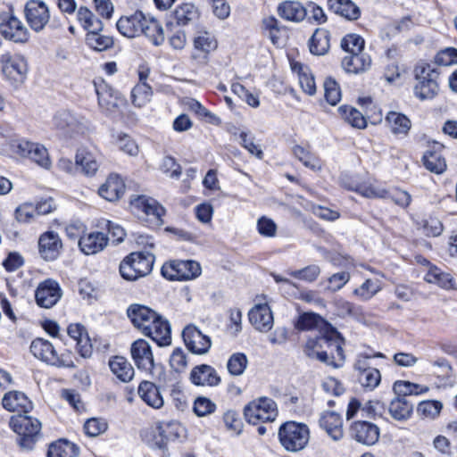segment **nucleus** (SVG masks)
Returning a JSON list of instances; mask_svg holds the SVG:
<instances>
[{
  "label": "nucleus",
  "instance_id": "nucleus-1",
  "mask_svg": "<svg viewBox=\"0 0 457 457\" xmlns=\"http://www.w3.org/2000/svg\"><path fill=\"white\" fill-rule=\"evenodd\" d=\"M344 338L333 328H328L322 336L309 338L303 348L304 353L328 365L337 366L335 360L344 361Z\"/></svg>",
  "mask_w": 457,
  "mask_h": 457
},
{
  "label": "nucleus",
  "instance_id": "nucleus-2",
  "mask_svg": "<svg viewBox=\"0 0 457 457\" xmlns=\"http://www.w3.org/2000/svg\"><path fill=\"white\" fill-rule=\"evenodd\" d=\"M10 427L18 435L20 446L26 450H31L41 435L42 425L39 420L26 414L12 416Z\"/></svg>",
  "mask_w": 457,
  "mask_h": 457
},
{
  "label": "nucleus",
  "instance_id": "nucleus-3",
  "mask_svg": "<svg viewBox=\"0 0 457 457\" xmlns=\"http://www.w3.org/2000/svg\"><path fill=\"white\" fill-rule=\"evenodd\" d=\"M154 262V254L145 250L127 256L120 264V273L127 280H136L149 274Z\"/></svg>",
  "mask_w": 457,
  "mask_h": 457
},
{
  "label": "nucleus",
  "instance_id": "nucleus-4",
  "mask_svg": "<svg viewBox=\"0 0 457 457\" xmlns=\"http://www.w3.org/2000/svg\"><path fill=\"white\" fill-rule=\"evenodd\" d=\"M278 439L281 445L288 452L295 453L305 448L310 439L307 425L288 421L278 429Z\"/></svg>",
  "mask_w": 457,
  "mask_h": 457
},
{
  "label": "nucleus",
  "instance_id": "nucleus-5",
  "mask_svg": "<svg viewBox=\"0 0 457 457\" xmlns=\"http://www.w3.org/2000/svg\"><path fill=\"white\" fill-rule=\"evenodd\" d=\"M31 353L42 361L58 368H74L71 353L57 354L51 342L44 338H36L30 345Z\"/></svg>",
  "mask_w": 457,
  "mask_h": 457
},
{
  "label": "nucleus",
  "instance_id": "nucleus-6",
  "mask_svg": "<svg viewBox=\"0 0 457 457\" xmlns=\"http://www.w3.org/2000/svg\"><path fill=\"white\" fill-rule=\"evenodd\" d=\"M417 84L414 93L421 100L433 98L438 92V72L430 64L421 63L415 67Z\"/></svg>",
  "mask_w": 457,
  "mask_h": 457
},
{
  "label": "nucleus",
  "instance_id": "nucleus-7",
  "mask_svg": "<svg viewBox=\"0 0 457 457\" xmlns=\"http://www.w3.org/2000/svg\"><path fill=\"white\" fill-rule=\"evenodd\" d=\"M244 416L248 423L253 425L259 422H271L278 416V407L272 399L260 397L245 406Z\"/></svg>",
  "mask_w": 457,
  "mask_h": 457
},
{
  "label": "nucleus",
  "instance_id": "nucleus-8",
  "mask_svg": "<svg viewBox=\"0 0 457 457\" xmlns=\"http://www.w3.org/2000/svg\"><path fill=\"white\" fill-rule=\"evenodd\" d=\"M202 269L195 261L174 260L165 262L162 267V275L170 280H190L201 275Z\"/></svg>",
  "mask_w": 457,
  "mask_h": 457
},
{
  "label": "nucleus",
  "instance_id": "nucleus-9",
  "mask_svg": "<svg viewBox=\"0 0 457 457\" xmlns=\"http://www.w3.org/2000/svg\"><path fill=\"white\" fill-rule=\"evenodd\" d=\"M130 208L138 218H149L156 225L162 223L165 209L155 199L146 195H135L130 199Z\"/></svg>",
  "mask_w": 457,
  "mask_h": 457
},
{
  "label": "nucleus",
  "instance_id": "nucleus-10",
  "mask_svg": "<svg viewBox=\"0 0 457 457\" xmlns=\"http://www.w3.org/2000/svg\"><path fill=\"white\" fill-rule=\"evenodd\" d=\"M3 74L11 81L22 83L28 73V64L25 58L20 54L4 53L0 56Z\"/></svg>",
  "mask_w": 457,
  "mask_h": 457
},
{
  "label": "nucleus",
  "instance_id": "nucleus-11",
  "mask_svg": "<svg viewBox=\"0 0 457 457\" xmlns=\"http://www.w3.org/2000/svg\"><path fill=\"white\" fill-rule=\"evenodd\" d=\"M0 34L4 38L17 43H24L29 39L27 28L10 12L0 14Z\"/></svg>",
  "mask_w": 457,
  "mask_h": 457
},
{
  "label": "nucleus",
  "instance_id": "nucleus-12",
  "mask_svg": "<svg viewBox=\"0 0 457 457\" xmlns=\"http://www.w3.org/2000/svg\"><path fill=\"white\" fill-rule=\"evenodd\" d=\"M185 435V428L177 421L158 422L153 429L154 445L159 449L166 447L168 442L180 439Z\"/></svg>",
  "mask_w": 457,
  "mask_h": 457
},
{
  "label": "nucleus",
  "instance_id": "nucleus-13",
  "mask_svg": "<svg viewBox=\"0 0 457 457\" xmlns=\"http://www.w3.org/2000/svg\"><path fill=\"white\" fill-rule=\"evenodd\" d=\"M182 337L187 348L195 354H205L212 346L210 337L204 335L194 324H189L184 328Z\"/></svg>",
  "mask_w": 457,
  "mask_h": 457
},
{
  "label": "nucleus",
  "instance_id": "nucleus-14",
  "mask_svg": "<svg viewBox=\"0 0 457 457\" xmlns=\"http://www.w3.org/2000/svg\"><path fill=\"white\" fill-rule=\"evenodd\" d=\"M369 356H358L354 370L358 372L357 378L362 387L368 390H374L381 381L380 371L370 365Z\"/></svg>",
  "mask_w": 457,
  "mask_h": 457
},
{
  "label": "nucleus",
  "instance_id": "nucleus-15",
  "mask_svg": "<svg viewBox=\"0 0 457 457\" xmlns=\"http://www.w3.org/2000/svg\"><path fill=\"white\" fill-rule=\"evenodd\" d=\"M24 12L28 24L36 32L41 31L49 21L50 13L48 7L42 1H29L26 4Z\"/></svg>",
  "mask_w": 457,
  "mask_h": 457
},
{
  "label": "nucleus",
  "instance_id": "nucleus-16",
  "mask_svg": "<svg viewBox=\"0 0 457 457\" xmlns=\"http://www.w3.org/2000/svg\"><path fill=\"white\" fill-rule=\"evenodd\" d=\"M350 432L353 438L367 446L374 445L379 439V428L370 421L356 420L350 427Z\"/></svg>",
  "mask_w": 457,
  "mask_h": 457
},
{
  "label": "nucleus",
  "instance_id": "nucleus-17",
  "mask_svg": "<svg viewBox=\"0 0 457 457\" xmlns=\"http://www.w3.org/2000/svg\"><path fill=\"white\" fill-rule=\"evenodd\" d=\"M62 295V289L57 281L48 278L41 282L36 290L37 303L43 308H51L55 305Z\"/></svg>",
  "mask_w": 457,
  "mask_h": 457
},
{
  "label": "nucleus",
  "instance_id": "nucleus-18",
  "mask_svg": "<svg viewBox=\"0 0 457 457\" xmlns=\"http://www.w3.org/2000/svg\"><path fill=\"white\" fill-rule=\"evenodd\" d=\"M149 321L150 324H146L148 328L141 329V332L145 336L151 337L160 346L169 345L171 343L169 322L158 313H156L154 320H150Z\"/></svg>",
  "mask_w": 457,
  "mask_h": 457
},
{
  "label": "nucleus",
  "instance_id": "nucleus-19",
  "mask_svg": "<svg viewBox=\"0 0 457 457\" xmlns=\"http://www.w3.org/2000/svg\"><path fill=\"white\" fill-rule=\"evenodd\" d=\"M132 359L139 370H151L154 356L149 343L145 339L136 340L130 347Z\"/></svg>",
  "mask_w": 457,
  "mask_h": 457
},
{
  "label": "nucleus",
  "instance_id": "nucleus-20",
  "mask_svg": "<svg viewBox=\"0 0 457 457\" xmlns=\"http://www.w3.org/2000/svg\"><path fill=\"white\" fill-rule=\"evenodd\" d=\"M248 316L251 324L259 331L267 332L273 327V315L266 303L254 304L249 311Z\"/></svg>",
  "mask_w": 457,
  "mask_h": 457
},
{
  "label": "nucleus",
  "instance_id": "nucleus-21",
  "mask_svg": "<svg viewBox=\"0 0 457 457\" xmlns=\"http://www.w3.org/2000/svg\"><path fill=\"white\" fill-rule=\"evenodd\" d=\"M145 16L142 12H135L129 16H122L116 23L119 32L129 38L137 37L143 30Z\"/></svg>",
  "mask_w": 457,
  "mask_h": 457
},
{
  "label": "nucleus",
  "instance_id": "nucleus-22",
  "mask_svg": "<svg viewBox=\"0 0 457 457\" xmlns=\"http://www.w3.org/2000/svg\"><path fill=\"white\" fill-rule=\"evenodd\" d=\"M189 379L194 385L201 386H216L220 383V378L216 370L207 364L194 367Z\"/></svg>",
  "mask_w": 457,
  "mask_h": 457
},
{
  "label": "nucleus",
  "instance_id": "nucleus-23",
  "mask_svg": "<svg viewBox=\"0 0 457 457\" xmlns=\"http://www.w3.org/2000/svg\"><path fill=\"white\" fill-rule=\"evenodd\" d=\"M39 253L46 261H54L60 254L62 247V241L57 233L47 231L38 240Z\"/></svg>",
  "mask_w": 457,
  "mask_h": 457
},
{
  "label": "nucleus",
  "instance_id": "nucleus-24",
  "mask_svg": "<svg viewBox=\"0 0 457 457\" xmlns=\"http://www.w3.org/2000/svg\"><path fill=\"white\" fill-rule=\"evenodd\" d=\"M2 403L7 411H16L19 414H27L33 409L32 402L20 391L6 393L2 399Z\"/></svg>",
  "mask_w": 457,
  "mask_h": 457
},
{
  "label": "nucleus",
  "instance_id": "nucleus-25",
  "mask_svg": "<svg viewBox=\"0 0 457 457\" xmlns=\"http://www.w3.org/2000/svg\"><path fill=\"white\" fill-rule=\"evenodd\" d=\"M95 87L100 108L107 114L114 112L118 109L120 101L118 92L105 83H95Z\"/></svg>",
  "mask_w": 457,
  "mask_h": 457
},
{
  "label": "nucleus",
  "instance_id": "nucleus-26",
  "mask_svg": "<svg viewBox=\"0 0 457 457\" xmlns=\"http://www.w3.org/2000/svg\"><path fill=\"white\" fill-rule=\"evenodd\" d=\"M68 335L76 342L78 353L83 358H88L93 352L90 338L84 328L80 324H71L67 329Z\"/></svg>",
  "mask_w": 457,
  "mask_h": 457
},
{
  "label": "nucleus",
  "instance_id": "nucleus-27",
  "mask_svg": "<svg viewBox=\"0 0 457 457\" xmlns=\"http://www.w3.org/2000/svg\"><path fill=\"white\" fill-rule=\"evenodd\" d=\"M277 12L287 21L300 22L306 17L308 10L298 1L287 0L278 5Z\"/></svg>",
  "mask_w": 457,
  "mask_h": 457
},
{
  "label": "nucleus",
  "instance_id": "nucleus-28",
  "mask_svg": "<svg viewBox=\"0 0 457 457\" xmlns=\"http://www.w3.org/2000/svg\"><path fill=\"white\" fill-rule=\"evenodd\" d=\"M108 240V237L103 232H91L80 237L79 245L85 254H96L105 248Z\"/></svg>",
  "mask_w": 457,
  "mask_h": 457
},
{
  "label": "nucleus",
  "instance_id": "nucleus-29",
  "mask_svg": "<svg viewBox=\"0 0 457 457\" xmlns=\"http://www.w3.org/2000/svg\"><path fill=\"white\" fill-rule=\"evenodd\" d=\"M125 191L123 179L117 174H111L99 187L98 194L107 201L118 200Z\"/></svg>",
  "mask_w": 457,
  "mask_h": 457
},
{
  "label": "nucleus",
  "instance_id": "nucleus-30",
  "mask_svg": "<svg viewBox=\"0 0 457 457\" xmlns=\"http://www.w3.org/2000/svg\"><path fill=\"white\" fill-rule=\"evenodd\" d=\"M320 426L334 441H339L344 436L343 420L337 412H324L320 419Z\"/></svg>",
  "mask_w": 457,
  "mask_h": 457
},
{
  "label": "nucleus",
  "instance_id": "nucleus-31",
  "mask_svg": "<svg viewBox=\"0 0 457 457\" xmlns=\"http://www.w3.org/2000/svg\"><path fill=\"white\" fill-rule=\"evenodd\" d=\"M76 170H79L84 175L94 176L99 169L96 155L87 148H80L75 155Z\"/></svg>",
  "mask_w": 457,
  "mask_h": 457
},
{
  "label": "nucleus",
  "instance_id": "nucleus-32",
  "mask_svg": "<svg viewBox=\"0 0 457 457\" xmlns=\"http://www.w3.org/2000/svg\"><path fill=\"white\" fill-rule=\"evenodd\" d=\"M414 405L407 398H392L387 406L390 417L399 422L408 420L413 412Z\"/></svg>",
  "mask_w": 457,
  "mask_h": 457
},
{
  "label": "nucleus",
  "instance_id": "nucleus-33",
  "mask_svg": "<svg viewBox=\"0 0 457 457\" xmlns=\"http://www.w3.org/2000/svg\"><path fill=\"white\" fill-rule=\"evenodd\" d=\"M127 314L133 325L139 330L148 328L146 324H150L149 320L156 319L154 311L141 304H131L127 310Z\"/></svg>",
  "mask_w": 457,
  "mask_h": 457
},
{
  "label": "nucleus",
  "instance_id": "nucleus-34",
  "mask_svg": "<svg viewBox=\"0 0 457 457\" xmlns=\"http://www.w3.org/2000/svg\"><path fill=\"white\" fill-rule=\"evenodd\" d=\"M371 65V58L363 51L345 55L342 67L348 73H359L367 71Z\"/></svg>",
  "mask_w": 457,
  "mask_h": 457
},
{
  "label": "nucleus",
  "instance_id": "nucleus-35",
  "mask_svg": "<svg viewBox=\"0 0 457 457\" xmlns=\"http://www.w3.org/2000/svg\"><path fill=\"white\" fill-rule=\"evenodd\" d=\"M441 145H435L432 149L426 151L423 155L424 166L436 174H442L446 170L445 159L441 154Z\"/></svg>",
  "mask_w": 457,
  "mask_h": 457
},
{
  "label": "nucleus",
  "instance_id": "nucleus-36",
  "mask_svg": "<svg viewBox=\"0 0 457 457\" xmlns=\"http://www.w3.org/2000/svg\"><path fill=\"white\" fill-rule=\"evenodd\" d=\"M291 68L294 72L297 73L299 84L303 92L313 96L316 93V84L311 69L297 62H292Z\"/></svg>",
  "mask_w": 457,
  "mask_h": 457
},
{
  "label": "nucleus",
  "instance_id": "nucleus-37",
  "mask_svg": "<svg viewBox=\"0 0 457 457\" xmlns=\"http://www.w3.org/2000/svg\"><path fill=\"white\" fill-rule=\"evenodd\" d=\"M310 52L315 55L326 54L330 47V33L328 30L316 29L308 42Z\"/></svg>",
  "mask_w": 457,
  "mask_h": 457
},
{
  "label": "nucleus",
  "instance_id": "nucleus-38",
  "mask_svg": "<svg viewBox=\"0 0 457 457\" xmlns=\"http://www.w3.org/2000/svg\"><path fill=\"white\" fill-rule=\"evenodd\" d=\"M109 367L112 374L121 382H129L134 377V368L122 356H114L110 359Z\"/></svg>",
  "mask_w": 457,
  "mask_h": 457
},
{
  "label": "nucleus",
  "instance_id": "nucleus-39",
  "mask_svg": "<svg viewBox=\"0 0 457 457\" xmlns=\"http://www.w3.org/2000/svg\"><path fill=\"white\" fill-rule=\"evenodd\" d=\"M138 395L149 406L159 409L163 405V399L157 386L149 381H143L138 386Z\"/></svg>",
  "mask_w": 457,
  "mask_h": 457
},
{
  "label": "nucleus",
  "instance_id": "nucleus-40",
  "mask_svg": "<svg viewBox=\"0 0 457 457\" xmlns=\"http://www.w3.org/2000/svg\"><path fill=\"white\" fill-rule=\"evenodd\" d=\"M391 132L395 135H407L411 127V120L403 113L389 112L386 118Z\"/></svg>",
  "mask_w": 457,
  "mask_h": 457
},
{
  "label": "nucleus",
  "instance_id": "nucleus-41",
  "mask_svg": "<svg viewBox=\"0 0 457 457\" xmlns=\"http://www.w3.org/2000/svg\"><path fill=\"white\" fill-rule=\"evenodd\" d=\"M199 10L193 3H182L174 10L173 15L178 25L186 26L195 21Z\"/></svg>",
  "mask_w": 457,
  "mask_h": 457
},
{
  "label": "nucleus",
  "instance_id": "nucleus-42",
  "mask_svg": "<svg viewBox=\"0 0 457 457\" xmlns=\"http://www.w3.org/2000/svg\"><path fill=\"white\" fill-rule=\"evenodd\" d=\"M427 386L412 383L405 380H397L393 385L395 396L407 398L409 395H419L428 392Z\"/></svg>",
  "mask_w": 457,
  "mask_h": 457
},
{
  "label": "nucleus",
  "instance_id": "nucleus-43",
  "mask_svg": "<svg viewBox=\"0 0 457 457\" xmlns=\"http://www.w3.org/2000/svg\"><path fill=\"white\" fill-rule=\"evenodd\" d=\"M79 453V448L77 445L60 439L50 445L47 457H77Z\"/></svg>",
  "mask_w": 457,
  "mask_h": 457
},
{
  "label": "nucleus",
  "instance_id": "nucleus-44",
  "mask_svg": "<svg viewBox=\"0 0 457 457\" xmlns=\"http://www.w3.org/2000/svg\"><path fill=\"white\" fill-rule=\"evenodd\" d=\"M331 9L350 21L357 20L361 15L360 8L351 0H328Z\"/></svg>",
  "mask_w": 457,
  "mask_h": 457
},
{
  "label": "nucleus",
  "instance_id": "nucleus-45",
  "mask_svg": "<svg viewBox=\"0 0 457 457\" xmlns=\"http://www.w3.org/2000/svg\"><path fill=\"white\" fill-rule=\"evenodd\" d=\"M143 24L144 34L155 46H160L164 42V31L159 21L154 18L145 17Z\"/></svg>",
  "mask_w": 457,
  "mask_h": 457
},
{
  "label": "nucleus",
  "instance_id": "nucleus-46",
  "mask_svg": "<svg viewBox=\"0 0 457 457\" xmlns=\"http://www.w3.org/2000/svg\"><path fill=\"white\" fill-rule=\"evenodd\" d=\"M424 278L428 283L436 284L446 290L454 288V281L452 275L442 271L436 267H431Z\"/></svg>",
  "mask_w": 457,
  "mask_h": 457
},
{
  "label": "nucleus",
  "instance_id": "nucleus-47",
  "mask_svg": "<svg viewBox=\"0 0 457 457\" xmlns=\"http://www.w3.org/2000/svg\"><path fill=\"white\" fill-rule=\"evenodd\" d=\"M153 89L147 83H137L131 90V102L135 107L142 108L152 99Z\"/></svg>",
  "mask_w": 457,
  "mask_h": 457
},
{
  "label": "nucleus",
  "instance_id": "nucleus-48",
  "mask_svg": "<svg viewBox=\"0 0 457 457\" xmlns=\"http://www.w3.org/2000/svg\"><path fill=\"white\" fill-rule=\"evenodd\" d=\"M194 46L195 51L199 52L198 54H195L194 57L205 58L210 52L216 49L217 42L211 34L204 32L195 38Z\"/></svg>",
  "mask_w": 457,
  "mask_h": 457
},
{
  "label": "nucleus",
  "instance_id": "nucleus-49",
  "mask_svg": "<svg viewBox=\"0 0 457 457\" xmlns=\"http://www.w3.org/2000/svg\"><path fill=\"white\" fill-rule=\"evenodd\" d=\"M338 112L341 117L352 127L356 129L366 128V119L356 108L349 105H343L339 107Z\"/></svg>",
  "mask_w": 457,
  "mask_h": 457
},
{
  "label": "nucleus",
  "instance_id": "nucleus-50",
  "mask_svg": "<svg viewBox=\"0 0 457 457\" xmlns=\"http://www.w3.org/2000/svg\"><path fill=\"white\" fill-rule=\"evenodd\" d=\"M350 189L355 190L357 193L368 198H387L388 191L386 188L377 186L375 183L363 182L356 185Z\"/></svg>",
  "mask_w": 457,
  "mask_h": 457
},
{
  "label": "nucleus",
  "instance_id": "nucleus-51",
  "mask_svg": "<svg viewBox=\"0 0 457 457\" xmlns=\"http://www.w3.org/2000/svg\"><path fill=\"white\" fill-rule=\"evenodd\" d=\"M382 289L379 280L366 279L359 287L355 288L353 295L361 301L371 299Z\"/></svg>",
  "mask_w": 457,
  "mask_h": 457
},
{
  "label": "nucleus",
  "instance_id": "nucleus-52",
  "mask_svg": "<svg viewBox=\"0 0 457 457\" xmlns=\"http://www.w3.org/2000/svg\"><path fill=\"white\" fill-rule=\"evenodd\" d=\"M28 158L43 169L49 170L52 167L47 149L39 143H33Z\"/></svg>",
  "mask_w": 457,
  "mask_h": 457
},
{
  "label": "nucleus",
  "instance_id": "nucleus-53",
  "mask_svg": "<svg viewBox=\"0 0 457 457\" xmlns=\"http://www.w3.org/2000/svg\"><path fill=\"white\" fill-rule=\"evenodd\" d=\"M293 154L305 167L316 170L320 168L318 158L308 147L296 145L293 147Z\"/></svg>",
  "mask_w": 457,
  "mask_h": 457
},
{
  "label": "nucleus",
  "instance_id": "nucleus-54",
  "mask_svg": "<svg viewBox=\"0 0 457 457\" xmlns=\"http://www.w3.org/2000/svg\"><path fill=\"white\" fill-rule=\"evenodd\" d=\"M321 316L313 312H305L301 314L295 323V328L299 330H311L319 328L324 323Z\"/></svg>",
  "mask_w": 457,
  "mask_h": 457
},
{
  "label": "nucleus",
  "instance_id": "nucleus-55",
  "mask_svg": "<svg viewBox=\"0 0 457 457\" xmlns=\"http://www.w3.org/2000/svg\"><path fill=\"white\" fill-rule=\"evenodd\" d=\"M248 364V359L245 353H233L227 363L228 372L232 376H240L244 373Z\"/></svg>",
  "mask_w": 457,
  "mask_h": 457
},
{
  "label": "nucleus",
  "instance_id": "nucleus-56",
  "mask_svg": "<svg viewBox=\"0 0 457 457\" xmlns=\"http://www.w3.org/2000/svg\"><path fill=\"white\" fill-rule=\"evenodd\" d=\"M324 96L327 102L336 105L341 100V89L339 84L333 78H327L323 83Z\"/></svg>",
  "mask_w": 457,
  "mask_h": 457
},
{
  "label": "nucleus",
  "instance_id": "nucleus-57",
  "mask_svg": "<svg viewBox=\"0 0 457 457\" xmlns=\"http://www.w3.org/2000/svg\"><path fill=\"white\" fill-rule=\"evenodd\" d=\"M364 44V39L356 34L346 35L341 40V47L347 54L363 51Z\"/></svg>",
  "mask_w": 457,
  "mask_h": 457
},
{
  "label": "nucleus",
  "instance_id": "nucleus-58",
  "mask_svg": "<svg viewBox=\"0 0 457 457\" xmlns=\"http://www.w3.org/2000/svg\"><path fill=\"white\" fill-rule=\"evenodd\" d=\"M443 404L438 401H423L419 403L417 412L423 418L434 419L441 411Z\"/></svg>",
  "mask_w": 457,
  "mask_h": 457
},
{
  "label": "nucleus",
  "instance_id": "nucleus-59",
  "mask_svg": "<svg viewBox=\"0 0 457 457\" xmlns=\"http://www.w3.org/2000/svg\"><path fill=\"white\" fill-rule=\"evenodd\" d=\"M91 122L82 115L74 113L69 136L86 135L92 130Z\"/></svg>",
  "mask_w": 457,
  "mask_h": 457
},
{
  "label": "nucleus",
  "instance_id": "nucleus-60",
  "mask_svg": "<svg viewBox=\"0 0 457 457\" xmlns=\"http://www.w3.org/2000/svg\"><path fill=\"white\" fill-rule=\"evenodd\" d=\"M73 115L74 112L66 110L58 112L54 116L53 124L57 129L69 136L71 122L73 120Z\"/></svg>",
  "mask_w": 457,
  "mask_h": 457
},
{
  "label": "nucleus",
  "instance_id": "nucleus-61",
  "mask_svg": "<svg viewBox=\"0 0 457 457\" xmlns=\"http://www.w3.org/2000/svg\"><path fill=\"white\" fill-rule=\"evenodd\" d=\"M86 41L90 47L97 51H104L113 44L111 37L100 35L99 32L87 34Z\"/></svg>",
  "mask_w": 457,
  "mask_h": 457
},
{
  "label": "nucleus",
  "instance_id": "nucleus-62",
  "mask_svg": "<svg viewBox=\"0 0 457 457\" xmlns=\"http://www.w3.org/2000/svg\"><path fill=\"white\" fill-rule=\"evenodd\" d=\"M216 410V404L211 399L199 396L195 400L194 411L199 417L212 414Z\"/></svg>",
  "mask_w": 457,
  "mask_h": 457
},
{
  "label": "nucleus",
  "instance_id": "nucleus-63",
  "mask_svg": "<svg viewBox=\"0 0 457 457\" xmlns=\"http://www.w3.org/2000/svg\"><path fill=\"white\" fill-rule=\"evenodd\" d=\"M161 170L171 179H179L181 175V166L171 156H165L160 166Z\"/></svg>",
  "mask_w": 457,
  "mask_h": 457
},
{
  "label": "nucleus",
  "instance_id": "nucleus-64",
  "mask_svg": "<svg viewBox=\"0 0 457 457\" xmlns=\"http://www.w3.org/2000/svg\"><path fill=\"white\" fill-rule=\"evenodd\" d=\"M436 63L443 66L457 64V49L446 47L437 53L435 57Z\"/></svg>",
  "mask_w": 457,
  "mask_h": 457
}]
</instances>
